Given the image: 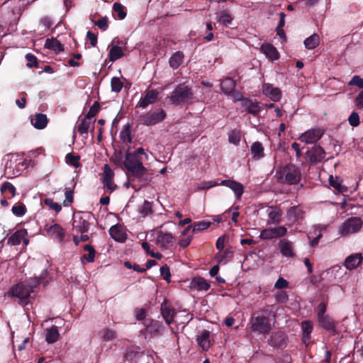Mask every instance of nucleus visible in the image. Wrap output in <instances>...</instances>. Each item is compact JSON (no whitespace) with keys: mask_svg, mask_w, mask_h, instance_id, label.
Listing matches in <instances>:
<instances>
[{"mask_svg":"<svg viewBox=\"0 0 363 363\" xmlns=\"http://www.w3.org/2000/svg\"><path fill=\"white\" fill-rule=\"evenodd\" d=\"M123 165L126 169V176L129 177L130 181L140 179L143 183L150 182L148 170L144 167L142 158L137 154L132 153L129 149L125 152Z\"/></svg>","mask_w":363,"mask_h":363,"instance_id":"nucleus-1","label":"nucleus"},{"mask_svg":"<svg viewBox=\"0 0 363 363\" xmlns=\"http://www.w3.org/2000/svg\"><path fill=\"white\" fill-rule=\"evenodd\" d=\"M41 282L40 278H34L25 281L19 282L12 286L8 291V296L18 298V303L21 306H26L29 302L31 293Z\"/></svg>","mask_w":363,"mask_h":363,"instance_id":"nucleus-2","label":"nucleus"},{"mask_svg":"<svg viewBox=\"0 0 363 363\" xmlns=\"http://www.w3.org/2000/svg\"><path fill=\"white\" fill-rule=\"evenodd\" d=\"M276 177L279 183L294 185L300 182L301 173L295 164H287L277 169Z\"/></svg>","mask_w":363,"mask_h":363,"instance_id":"nucleus-3","label":"nucleus"},{"mask_svg":"<svg viewBox=\"0 0 363 363\" xmlns=\"http://www.w3.org/2000/svg\"><path fill=\"white\" fill-rule=\"evenodd\" d=\"M250 329L259 334H268L272 330L271 319L260 312H255L250 320Z\"/></svg>","mask_w":363,"mask_h":363,"instance_id":"nucleus-4","label":"nucleus"},{"mask_svg":"<svg viewBox=\"0 0 363 363\" xmlns=\"http://www.w3.org/2000/svg\"><path fill=\"white\" fill-rule=\"evenodd\" d=\"M193 91L190 87L184 84L176 86L170 96V100L174 105L186 104L193 99Z\"/></svg>","mask_w":363,"mask_h":363,"instance_id":"nucleus-5","label":"nucleus"},{"mask_svg":"<svg viewBox=\"0 0 363 363\" xmlns=\"http://www.w3.org/2000/svg\"><path fill=\"white\" fill-rule=\"evenodd\" d=\"M166 112L162 108H157L153 112H147L140 116L142 124L150 126L164 121L166 118Z\"/></svg>","mask_w":363,"mask_h":363,"instance_id":"nucleus-6","label":"nucleus"},{"mask_svg":"<svg viewBox=\"0 0 363 363\" xmlns=\"http://www.w3.org/2000/svg\"><path fill=\"white\" fill-rule=\"evenodd\" d=\"M363 221L359 217H351L347 219L340 227V232L342 235L357 233L362 228Z\"/></svg>","mask_w":363,"mask_h":363,"instance_id":"nucleus-7","label":"nucleus"},{"mask_svg":"<svg viewBox=\"0 0 363 363\" xmlns=\"http://www.w3.org/2000/svg\"><path fill=\"white\" fill-rule=\"evenodd\" d=\"M92 214L90 213L75 216L73 220L74 228L80 233H87L90 228L89 219Z\"/></svg>","mask_w":363,"mask_h":363,"instance_id":"nucleus-8","label":"nucleus"},{"mask_svg":"<svg viewBox=\"0 0 363 363\" xmlns=\"http://www.w3.org/2000/svg\"><path fill=\"white\" fill-rule=\"evenodd\" d=\"M162 328L163 325L161 322L152 320L150 324L147 325L144 329L140 330V333L145 339L151 340L152 338L160 336Z\"/></svg>","mask_w":363,"mask_h":363,"instance_id":"nucleus-9","label":"nucleus"},{"mask_svg":"<svg viewBox=\"0 0 363 363\" xmlns=\"http://www.w3.org/2000/svg\"><path fill=\"white\" fill-rule=\"evenodd\" d=\"M325 130L323 128H312L303 133L299 139L306 143H315L323 135Z\"/></svg>","mask_w":363,"mask_h":363,"instance_id":"nucleus-10","label":"nucleus"},{"mask_svg":"<svg viewBox=\"0 0 363 363\" xmlns=\"http://www.w3.org/2000/svg\"><path fill=\"white\" fill-rule=\"evenodd\" d=\"M268 344L275 348H285L287 345V336L282 331L273 333L268 340Z\"/></svg>","mask_w":363,"mask_h":363,"instance_id":"nucleus-11","label":"nucleus"},{"mask_svg":"<svg viewBox=\"0 0 363 363\" xmlns=\"http://www.w3.org/2000/svg\"><path fill=\"white\" fill-rule=\"evenodd\" d=\"M306 157L313 164H316L323 161L325 156V152L324 149L320 145L314 146L311 149L308 150L306 153Z\"/></svg>","mask_w":363,"mask_h":363,"instance_id":"nucleus-12","label":"nucleus"},{"mask_svg":"<svg viewBox=\"0 0 363 363\" xmlns=\"http://www.w3.org/2000/svg\"><path fill=\"white\" fill-rule=\"evenodd\" d=\"M159 92L155 89L147 90L145 96L140 99L137 106L145 108L158 100Z\"/></svg>","mask_w":363,"mask_h":363,"instance_id":"nucleus-13","label":"nucleus"},{"mask_svg":"<svg viewBox=\"0 0 363 363\" xmlns=\"http://www.w3.org/2000/svg\"><path fill=\"white\" fill-rule=\"evenodd\" d=\"M174 238L170 233L159 231L157 233L155 242L160 247L167 249L174 243Z\"/></svg>","mask_w":363,"mask_h":363,"instance_id":"nucleus-14","label":"nucleus"},{"mask_svg":"<svg viewBox=\"0 0 363 363\" xmlns=\"http://www.w3.org/2000/svg\"><path fill=\"white\" fill-rule=\"evenodd\" d=\"M304 214L305 212L301 206H294L287 210L286 218L291 224H294L302 220Z\"/></svg>","mask_w":363,"mask_h":363,"instance_id":"nucleus-15","label":"nucleus"},{"mask_svg":"<svg viewBox=\"0 0 363 363\" xmlns=\"http://www.w3.org/2000/svg\"><path fill=\"white\" fill-rule=\"evenodd\" d=\"M111 237L118 242H125L127 240V234L122 225L117 223L109 229Z\"/></svg>","mask_w":363,"mask_h":363,"instance_id":"nucleus-16","label":"nucleus"},{"mask_svg":"<svg viewBox=\"0 0 363 363\" xmlns=\"http://www.w3.org/2000/svg\"><path fill=\"white\" fill-rule=\"evenodd\" d=\"M222 186L230 188L235 194L236 199H240L242 195L244 193V186L235 180L233 179H225L220 182Z\"/></svg>","mask_w":363,"mask_h":363,"instance_id":"nucleus-17","label":"nucleus"},{"mask_svg":"<svg viewBox=\"0 0 363 363\" xmlns=\"http://www.w3.org/2000/svg\"><path fill=\"white\" fill-rule=\"evenodd\" d=\"M263 94L273 101H279L281 98V91L279 88L274 87L271 84L265 83L262 86Z\"/></svg>","mask_w":363,"mask_h":363,"instance_id":"nucleus-18","label":"nucleus"},{"mask_svg":"<svg viewBox=\"0 0 363 363\" xmlns=\"http://www.w3.org/2000/svg\"><path fill=\"white\" fill-rule=\"evenodd\" d=\"M45 229L49 236L55 238L59 242L63 241L65 236V231L60 225L57 223H54L50 226L47 225Z\"/></svg>","mask_w":363,"mask_h":363,"instance_id":"nucleus-19","label":"nucleus"},{"mask_svg":"<svg viewBox=\"0 0 363 363\" xmlns=\"http://www.w3.org/2000/svg\"><path fill=\"white\" fill-rule=\"evenodd\" d=\"M161 313L167 325H170L174 322V318L176 315L175 309L167 304L166 300L161 304Z\"/></svg>","mask_w":363,"mask_h":363,"instance_id":"nucleus-20","label":"nucleus"},{"mask_svg":"<svg viewBox=\"0 0 363 363\" xmlns=\"http://www.w3.org/2000/svg\"><path fill=\"white\" fill-rule=\"evenodd\" d=\"M27 234V230L24 228L18 230L9 238L8 244L18 245L23 241L25 245H28L29 240L26 238Z\"/></svg>","mask_w":363,"mask_h":363,"instance_id":"nucleus-21","label":"nucleus"},{"mask_svg":"<svg viewBox=\"0 0 363 363\" xmlns=\"http://www.w3.org/2000/svg\"><path fill=\"white\" fill-rule=\"evenodd\" d=\"M238 100L242 101V106L245 108L246 111L253 115L257 116L261 111L259 102H254L252 100L247 98H238Z\"/></svg>","mask_w":363,"mask_h":363,"instance_id":"nucleus-22","label":"nucleus"},{"mask_svg":"<svg viewBox=\"0 0 363 363\" xmlns=\"http://www.w3.org/2000/svg\"><path fill=\"white\" fill-rule=\"evenodd\" d=\"M260 50L267 57L272 60H277L279 58V54L277 48L271 43H263L260 47Z\"/></svg>","mask_w":363,"mask_h":363,"instance_id":"nucleus-23","label":"nucleus"},{"mask_svg":"<svg viewBox=\"0 0 363 363\" xmlns=\"http://www.w3.org/2000/svg\"><path fill=\"white\" fill-rule=\"evenodd\" d=\"M48 123V117L44 113H35L31 118L32 125L38 130L46 128Z\"/></svg>","mask_w":363,"mask_h":363,"instance_id":"nucleus-24","label":"nucleus"},{"mask_svg":"<svg viewBox=\"0 0 363 363\" xmlns=\"http://www.w3.org/2000/svg\"><path fill=\"white\" fill-rule=\"evenodd\" d=\"M320 325L328 331H331L333 335L337 333L335 323L334 320L328 315L318 318Z\"/></svg>","mask_w":363,"mask_h":363,"instance_id":"nucleus-25","label":"nucleus"},{"mask_svg":"<svg viewBox=\"0 0 363 363\" xmlns=\"http://www.w3.org/2000/svg\"><path fill=\"white\" fill-rule=\"evenodd\" d=\"M363 260L362 254H354L348 256L345 261V266L348 269H353L359 266Z\"/></svg>","mask_w":363,"mask_h":363,"instance_id":"nucleus-26","label":"nucleus"},{"mask_svg":"<svg viewBox=\"0 0 363 363\" xmlns=\"http://www.w3.org/2000/svg\"><path fill=\"white\" fill-rule=\"evenodd\" d=\"M279 247L283 256L287 257H292L294 256V253L292 250V243L289 240L285 239L281 240L279 242Z\"/></svg>","mask_w":363,"mask_h":363,"instance_id":"nucleus-27","label":"nucleus"},{"mask_svg":"<svg viewBox=\"0 0 363 363\" xmlns=\"http://www.w3.org/2000/svg\"><path fill=\"white\" fill-rule=\"evenodd\" d=\"M45 48L57 53L64 51V45L55 38H48L45 40Z\"/></svg>","mask_w":363,"mask_h":363,"instance_id":"nucleus-28","label":"nucleus"},{"mask_svg":"<svg viewBox=\"0 0 363 363\" xmlns=\"http://www.w3.org/2000/svg\"><path fill=\"white\" fill-rule=\"evenodd\" d=\"M250 151L252 155V158L255 160H259L264 157L263 145L259 141L252 143Z\"/></svg>","mask_w":363,"mask_h":363,"instance_id":"nucleus-29","label":"nucleus"},{"mask_svg":"<svg viewBox=\"0 0 363 363\" xmlns=\"http://www.w3.org/2000/svg\"><path fill=\"white\" fill-rule=\"evenodd\" d=\"M45 332V340L48 343L52 344L58 340L60 334L56 325H52L51 328H47Z\"/></svg>","mask_w":363,"mask_h":363,"instance_id":"nucleus-30","label":"nucleus"},{"mask_svg":"<svg viewBox=\"0 0 363 363\" xmlns=\"http://www.w3.org/2000/svg\"><path fill=\"white\" fill-rule=\"evenodd\" d=\"M236 86L235 82L230 77L224 79L220 83V88L225 94H230Z\"/></svg>","mask_w":363,"mask_h":363,"instance_id":"nucleus-31","label":"nucleus"},{"mask_svg":"<svg viewBox=\"0 0 363 363\" xmlns=\"http://www.w3.org/2000/svg\"><path fill=\"white\" fill-rule=\"evenodd\" d=\"M184 55L182 51H177L169 58V66L173 69H177L182 63Z\"/></svg>","mask_w":363,"mask_h":363,"instance_id":"nucleus-32","label":"nucleus"},{"mask_svg":"<svg viewBox=\"0 0 363 363\" xmlns=\"http://www.w3.org/2000/svg\"><path fill=\"white\" fill-rule=\"evenodd\" d=\"M211 222H207L205 220L196 222L193 224V225L188 226L184 230V234L187 233V232L190 230L191 228H192V232L196 233L202 231L205 229H207L211 225Z\"/></svg>","mask_w":363,"mask_h":363,"instance_id":"nucleus-33","label":"nucleus"},{"mask_svg":"<svg viewBox=\"0 0 363 363\" xmlns=\"http://www.w3.org/2000/svg\"><path fill=\"white\" fill-rule=\"evenodd\" d=\"M90 118L84 116L82 119L78 120L77 131L80 135L87 134L90 128Z\"/></svg>","mask_w":363,"mask_h":363,"instance_id":"nucleus-34","label":"nucleus"},{"mask_svg":"<svg viewBox=\"0 0 363 363\" xmlns=\"http://www.w3.org/2000/svg\"><path fill=\"white\" fill-rule=\"evenodd\" d=\"M209 331L204 330L201 335L197 337V342L199 345L203 348L204 350H208L210 347L209 343Z\"/></svg>","mask_w":363,"mask_h":363,"instance_id":"nucleus-35","label":"nucleus"},{"mask_svg":"<svg viewBox=\"0 0 363 363\" xmlns=\"http://www.w3.org/2000/svg\"><path fill=\"white\" fill-rule=\"evenodd\" d=\"M281 211L277 207H271L268 217L272 223L278 224L280 222Z\"/></svg>","mask_w":363,"mask_h":363,"instance_id":"nucleus-36","label":"nucleus"},{"mask_svg":"<svg viewBox=\"0 0 363 363\" xmlns=\"http://www.w3.org/2000/svg\"><path fill=\"white\" fill-rule=\"evenodd\" d=\"M131 126L130 123H127L124 125L123 130L120 133V138L124 143H132V137H131Z\"/></svg>","mask_w":363,"mask_h":363,"instance_id":"nucleus-37","label":"nucleus"},{"mask_svg":"<svg viewBox=\"0 0 363 363\" xmlns=\"http://www.w3.org/2000/svg\"><path fill=\"white\" fill-rule=\"evenodd\" d=\"M124 55L122 48L119 46H113L109 50L108 57L110 61L114 62Z\"/></svg>","mask_w":363,"mask_h":363,"instance_id":"nucleus-38","label":"nucleus"},{"mask_svg":"<svg viewBox=\"0 0 363 363\" xmlns=\"http://www.w3.org/2000/svg\"><path fill=\"white\" fill-rule=\"evenodd\" d=\"M329 184L338 192L344 193L347 190V188L345 186L342 185L340 182V179L337 177H333V176H330Z\"/></svg>","mask_w":363,"mask_h":363,"instance_id":"nucleus-39","label":"nucleus"},{"mask_svg":"<svg viewBox=\"0 0 363 363\" xmlns=\"http://www.w3.org/2000/svg\"><path fill=\"white\" fill-rule=\"evenodd\" d=\"M319 42L318 35L313 34L304 40V45L307 49L311 50L315 48L318 45Z\"/></svg>","mask_w":363,"mask_h":363,"instance_id":"nucleus-40","label":"nucleus"},{"mask_svg":"<svg viewBox=\"0 0 363 363\" xmlns=\"http://www.w3.org/2000/svg\"><path fill=\"white\" fill-rule=\"evenodd\" d=\"M83 248L85 251H87L89 253L83 255L82 259H86L88 262H93L94 261L96 255V250L94 247L91 245H85Z\"/></svg>","mask_w":363,"mask_h":363,"instance_id":"nucleus-41","label":"nucleus"},{"mask_svg":"<svg viewBox=\"0 0 363 363\" xmlns=\"http://www.w3.org/2000/svg\"><path fill=\"white\" fill-rule=\"evenodd\" d=\"M66 162L69 165H72L76 168L80 167L81 164L79 162L80 157L79 155H74L72 153L67 154L66 157Z\"/></svg>","mask_w":363,"mask_h":363,"instance_id":"nucleus-42","label":"nucleus"},{"mask_svg":"<svg viewBox=\"0 0 363 363\" xmlns=\"http://www.w3.org/2000/svg\"><path fill=\"white\" fill-rule=\"evenodd\" d=\"M193 281L199 290L207 291L210 288V284L203 277H196Z\"/></svg>","mask_w":363,"mask_h":363,"instance_id":"nucleus-43","label":"nucleus"},{"mask_svg":"<svg viewBox=\"0 0 363 363\" xmlns=\"http://www.w3.org/2000/svg\"><path fill=\"white\" fill-rule=\"evenodd\" d=\"M128 181L125 182V185L127 188L131 186L135 190H139L142 186H146L148 183H143L140 179H135L133 181L129 180V177L127 176Z\"/></svg>","mask_w":363,"mask_h":363,"instance_id":"nucleus-44","label":"nucleus"},{"mask_svg":"<svg viewBox=\"0 0 363 363\" xmlns=\"http://www.w3.org/2000/svg\"><path fill=\"white\" fill-rule=\"evenodd\" d=\"M11 211L15 216L20 217L24 216L27 210L23 203H18L12 207Z\"/></svg>","mask_w":363,"mask_h":363,"instance_id":"nucleus-45","label":"nucleus"},{"mask_svg":"<svg viewBox=\"0 0 363 363\" xmlns=\"http://www.w3.org/2000/svg\"><path fill=\"white\" fill-rule=\"evenodd\" d=\"M111 86L112 91L118 93L121 91L123 86V83L119 77H114L111 79Z\"/></svg>","mask_w":363,"mask_h":363,"instance_id":"nucleus-46","label":"nucleus"},{"mask_svg":"<svg viewBox=\"0 0 363 363\" xmlns=\"http://www.w3.org/2000/svg\"><path fill=\"white\" fill-rule=\"evenodd\" d=\"M113 10L118 16V19L122 20L125 18L126 12L125 11V7L122 4L119 3H114Z\"/></svg>","mask_w":363,"mask_h":363,"instance_id":"nucleus-47","label":"nucleus"},{"mask_svg":"<svg viewBox=\"0 0 363 363\" xmlns=\"http://www.w3.org/2000/svg\"><path fill=\"white\" fill-rule=\"evenodd\" d=\"M233 19V16L227 11H222L219 16V22L225 26H228L231 23Z\"/></svg>","mask_w":363,"mask_h":363,"instance_id":"nucleus-48","label":"nucleus"},{"mask_svg":"<svg viewBox=\"0 0 363 363\" xmlns=\"http://www.w3.org/2000/svg\"><path fill=\"white\" fill-rule=\"evenodd\" d=\"M1 194H4L6 191H9L11 194V197H13L16 195V188L15 186L9 182H5L1 186Z\"/></svg>","mask_w":363,"mask_h":363,"instance_id":"nucleus-49","label":"nucleus"},{"mask_svg":"<svg viewBox=\"0 0 363 363\" xmlns=\"http://www.w3.org/2000/svg\"><path fill=\"white\" fill-rule=\"evenodd\" d=\"M274 305H267L262 309L257 311L256 312H260L261 314H264L270 318V317H275L274 313Z\"/></svg>","mask_w":363,"mask_h":363,"instance_id":"nucleus-50","label":"nucleus"},{"mask_svg":"<svg viewBox=\"0 0 363 363\" xmlns=\"http://www.w3.org/2000/svg\"><path fill=\"white\" fill-rule=\"evenodd\" d=\"M100 111V104L99 101H95L90 107L89 111L86 114V118H91L97 115Z\"/></svg>","mask_w":363,"mask_h":363,"instance_id":"nucleus-51","label":"nucleus"},{"mask_svg":"<svg viewBox=\"0 0 363 363\" xmlns=\"http://www.w3.org/2000/svg\"><path fill=\"white\" fill-rule=\"evenodd\" d=\"M94 25L97 26L101 30L105 31L108 27V18L104 16L99 20L94 21V18L91 19Z\"/></svg>","mask_w":363,"mask_h":363,"instance_id":"nucleus-52","label":"nucleus"},{"mask_svg":"<svg viewBox=\"0 0 363 363\" xmlns=\"http://www.w3.org/2000/svg\"><path fill=\"white\" fill-rule=\"evenodd\" d=\"M139 212L143 216H146L152 213V203L148 201H145L143 205L140 207Z\"/></svg>","mask_w":363,"mask_h":363,"instance_id":"nucleus-53","label":"nucleus"},{"mask_svg":"<svg viewBox=\"0 0 363 363\" xmlns=\"http://www.w3.org/2000/svg\"><path fill=\"white\" fill-rule=\"evenodd\" d=\"M44 203L48 206L50 209L55 211L56 213H59L62 210L61 206L53 201V199L47 198L44 200Z\"/></svg>","mask_w":363,"mask_h":363,"instance_id":"nucleus-54","label":"nucleus"},{"mask_svg":"<svg viewBox=\"0 0 363 363\" xmlns=\"http://www.w3.org/2000/svg\"><path fill=\"white\" fill-rule=\"evenodd\" d=\"M114 177V173L110 166L108 164H104V173H103V181L104 180H113Z\"/></svg>","mask_w":363,"mask_h":363,"instance_id":"nucleus-55","label":"nucleus"},{"mask_svg":"<svg viewBox=\"0 0 363 363\" xmlns=\"http://www.w3.org/2000/svg\"><path fill=\"white\" fill-rule=\"evenodd\" d=\"M233 252L228 248L225 250L223 253L218 254L216 256L218 262H221L224 259H230L233 258Z\"/></svg>","mask_w":363,"mask_h":363,"instance_id":"nucleus-56","label":"nucleus"},{"mask_svg":"<svg viewBox=\"0 0 363 363\" xmlns=\"http://www.w3.org/2000/svg\"><path fill=\"white\" fill-rule=\"evenodd\" d=\"M102 338L104 341H110L116 337V333L114 330L106 328L101 331Z\"/></svg>","mask_w":363,"mask_h":363,"instance_id":"nucleus-57","label":"nucleus"},{"mask_svg":"<svg viewBox=\"0 0 363 363\" xmlns=\"http://www.w3.org/2000/svg\"><path fill=\"white\" fill-rule=\"evenodd\" d=\"M274 238H278L284 236L287 233V229L284 226H279L272 228Z\"/></svg>","mask_w":363,"mask_h":363,"instance_id":"nucleus-58","label":"nucleus"},{"mask_svg":"<svg viewBox=\"0 0 363 363\" xmlns=\"http://www.w3.org/2000/svg\"><path fill=\"white\" fill-rule=\"evenodd\" d=\"M74 190L70 188H65V200L64 201V205L68 206L74 201Z\"/></svg>","mask_w":363,"mask_h":363,"instance_id":"nucleus-59","label":"nucleus"},{"mask_svg":"<svg viewBox=\"0 0 363 363\" xmlns=\"http://www.w3.org/2000/svg\"><path fill=\"white\" fill-rule=\"evenodd\" d=\"M349 86H357L359 89H363V79L359 75H354L348 82Z\"/></svg>","mask_w":363,"mask_h":363,"instance_id":"nucleus-60","label":"nucleus"},{"mask_svg":"<svg viewBox=\"0 0 363 363\" xmlns=\"http://www.w3.org/2000/svg\"><path fill=\"white\" fill-rule=\"evenodd\" d=\"M349 123L352 127H357L359 124V114L353 111L348 118Z\"/></svg>","mask_w":363,"mask_h":363,"instance_id":"nucleus-61","label":"nucleus"},{"mask_svg":"<svg viewBox=\"0 0 363 363\" xmlns=\"http://www.w3.org/2000/svg\"><path fill=\"white\" fill-rule=\"evenodd\" d=\"M26 59L27 60V66L29 67H37L38 66V60H37V57L30 54V53H28V54H26Z\"/></svg>","mask_w":363,"mask_h":363,"instance_id":"nucleus-62","label":"nucleus"},{"mask_svg":"<svg viewBox=\"0 0 363 363\" xmlns=\"http://www.w3.org/2000/svg\"><path fill=\"white\" fill-rule=\"evenodd\" d=\"M160 271L164 279L167 282H170L171 273L169 267L167 264H164L160 267Z\"/></svg>","mask_w":363,"mask_h":363,"instance_id":"nucleus-63","label":"nucleus"},{"mask_svg":"<svg viewBox=\"0 0 363 363\" xmlns=\"http://www.w3.org/2000/svg\"><path fill=\"white\" fill-rule=\"evenodd\" d=\"M303 330V337H308L313 330V326L310 323V322L305 321L302 324Z\"/></svg>","mask_w":363,"mask_h":363,"instance_id":"nucleus-64","label":"nucleus"}]
</instances>
